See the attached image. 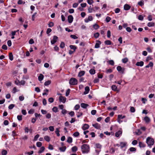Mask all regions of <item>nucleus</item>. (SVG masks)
<instances>
[{"mask_svg": "<svg viewBox=\"0 0 155 155\" xmlns=\"http://www.w3.org/2000/svg\"><path fill=\"white\" fill-rule=\"evenodd\" d=\"M99 35V34L97 32L94 34V36L95 38H98Z\"/></svg>", "mask_w": 155, "mask_h": 155, "instance_id": "54", "label": "nucleus"}, {"mask_svg": "<svg viewBox=\"0 0 155 155\" xmlns=\"http://www.w3.org/2000/svg\"><path fill=\"white\" fill-rule=\"evenodd\" d=\"M37 146L38 147H40L42 145V143L41 142H37L36 144Z\"/></svg>", "mask_w": 155, "mask_h": 155, "instance_id": "46", "label": "nucleus"}, {"mask_svg": "<svg viewBox=\"0 0 155 155\" xmlns=\"http://www.w3.org/2000/svg\"><path fill=\"white\" fill-rule=\"evenodd\" d=\"M7 44L9 47H10L12 45V42L11 40H8L7 41Z\"/></svg>", "mask_w": 155, "mask_h": 155, "instance_id": "64", "label": "nucleus"}, {"mask_svg": "<svg viewBox=\"0 0 155 155\" xmlns=\"http://www.w3.org/2000/svg\"><path fill=\"white\" fill-rule=\"evenodd\" d=\"M138 19L140 20H143V17L142 15H139L138 17Z\"/></svg>", "mask_w": 155, "mask_h": 155, "instance_id": "56", "label": "nucleus"}, {"mask_svg": "<svg viewBox=\"0 0 155 155\" xmlns=\"http://www.w3.org/2000/svg\"><path fill=\"white\" fill-rule=\"evenodd\" d=\"M15 106V105L14 104H11L9 105L8 107V108L9 109H12Z\"/></svg>", "mask_w": 155, "mask_h": 155, "instance_id": "45", "label": "nucleus"}, {"mask_svg": "<svg viewBox=\"0 0 155 155\" xmlns=\"http://www.w3.org/2000/svg\"><path fill=\"white\" fill-rule=\"evenodd\" d=\"M51 81L48 80L47 81H46L44 83V85L45 86H48L51 83Z\"/></svg>", "mask_w": 155, "mask_h": 155, "instance_id": "30", "label": "nucleus"}, {"mask_svg": "<svg viewBox=\"0 0 155 155\" xmlns=\"http://www.w3.org/2000/svg\"><path fill=\"white\" fill-rule=\"evenodd\" d=\"M87 2L88 4L91 5L94 2L93 0H87Z\"/></svg>", "mask_w": 155, "mask_h": 155, "instance_id": "58", "label": "nucleus"}, {"mask_svg": "<svg viewBox=\"0 0 155 155\" xmlns=\"http://www.w3.org/2000/svg\"><path fill=\"white\" fill-rule=\"evenodd\" d=\"M7 151L5 150H3L2 152V155H6L7 154Z\"/></svg>", "mask_w": 155, "mask_h": 155, "instance_id": "39", "label": "nucleus"}, {"mask_svg": "<svg viewBox=\"0 0 155 155\" xmlns=\"http://www.w3.org/2000/svg\"><path fill=\"white\" fill-rule=\"evenodd\" d=\"M66 149V147L65 146H63L62 147H60L59 148V150L61 152H64L65 151Z\"/></svg>", "mask_w": 155, "mask_h": 155, "instance_id": "9", "label": "nucleus"}, {"mask_svg": "<svg viewBox=\"0 0 155 155\" xmlns=\"http://www.w3.org/2000/svg\"><path fill=\"white\" fill-rule=\"evenodd\" d=\"M85 91L84 92V94H87L89 92L90 90L89 87L88 86H86L85 88Z\"/></svg>", "mask_w": 155, "mask_h": 155, "instance_id": "8", "label": "nucleus"}, {"mask_svg": "<svg viewBox=\"0 0 155 155\" xmlns=\"http://www.w3.org/2000/svg\"><path fill=\"white\" fill-rule=\"evenodd\" d=\"M138 4L140 6H143L144 5V1L143 0H141L138 3Z\"/></svg>", "mask_w": 155, "mask_h": 155, "instance_id": "27", "label": "nucleus"}, {"mask_svg": "<svg viewBox=\"0 0 155 155\" xmlns=\"http://www.w3.org/2000/svg\"><path fill=\"white\" fill-rule=\"evenodd\" d=\"M55 132L58 136V137L60 136V134L59 133V130L58 128H57L56 129V131H55Z\"/></svg>", "mask_w": 155, "mask_h": 155, "instance_id": "36", "label": "nucleus"}, {"mask_svg": "<svg viewBox=\"0 0 155 155\" xmlns=\"http://www.w3.org/2000/svg\"><path fill=\"white\" fill-rule=\"evenodd\" d=\"M105 43L106 45H110L111 44V42L109 40H107L105 41Z\"/></svg>", "mask_w": 155, "mask_h": 155, "instance_id": "40", "label": "nucleus"}, {"mask_svg": "<svg viewBox=\"0 0 155 155\" xmlns=\"http://www.w3.org/2000/svg\"><path fill=\"white\" fill-rule=\"evenodd\" d=\"M144 63L143 61L140 62H137L136 64V65L137 66H142L143 65Z\"/></svg>", "mask_w": 155, "mask_h": 155, "instance_id": "10", "label": "nucleus"}, {"mask_svg": "<svg viewBox=\"0 0 155 155\" xmlns=\"http://www.w3.org/2000/svg\"><path fill=\"white\" fill-rule=\"evenodd\" d=\"M117 70L119 71H121L122 73L123 72V71H122V68L120 66H118L117 67Z\"/></svg>", "mask_w": 155, "mask_h": 155, "instance_id": "34", "label": "nucleus"}, {"mask_svg": "<svg viewBox=\"0 0 155 155\" xmlns=\"http://www.w3.org/2000/svg\"><path fill=\"white\" fill-rule=\"evenodd\" d=\"M109 64L111 65H114V62L113 60H110L109 61Z\"/></svg>", "mask_w": 155, "mask_h": 155, "instance_id": "57", "label": "nucleus"}, {"mask_svg": "<svg viewBox=\"0 0 155 155\" xmlns=\"http://www.w3.org/2000/svg\"><path fill=\"white\" fill-rule=\"evenodd\" d=\"M99 25L96 24H95L93 26V27L95 29H97L98 28H99Z\"/></svg>", "mask_w": 155, "mask_h": 155, "instance_id": "37", "label": "nucleus"}, {"mask_svg": "<svg viewBox=\"0 0 155 155\" xmlns=\"http://www.w3.org/2000/svg\"><path fill=\"white\" fill-rule=\"evenodd\" d=\"M110 117H107L105 119V121L106 123H108L110 120Z\"/></svg>", "mask_w": 155, "mask_h": 155, "instance_id": "63", "label": "nucleus"}, {"mask_svg": "<svg viewBox=\"0 0 155 155\" xmlns=\"http://www.w3.org/2000/svg\"><path fill=\"white\" fill-rule=\"evenodd\" d=\"M111 18L109 16H107L106 18V21L107 22H108L110 21Z\"/></svg>", "mask_w": 155, "mask_h": 155, "instance_id": "47", "label": "nucleus"}, {"mask_svg": "<svg viewBox=\"0 0 155 155\" xmlns=\"http://www.w3.org/2000/svg\"><path fill=\"white\" fill-rule=\"evenodd\" d=\"M129 150L130 151L133 152L135 151L136 149L135 148L131 147L130 148Z\"/></svg>", "mask_w": 155, "mask_h": 155, "instance_id": "44", "label": "nucleus"}, {"mask_svg": "<svg viewBox=\"0 0 155 155\" xmlns=\"http://www.w3.org/2000/svg\"><path fill=\"white\" fill-rule=\"evenodd\" d=\"M58 37L56 36H54L53 39L51 41V44L52 45L54 44L57 41V40L58 39Z\"/></svg>", "mask_w": 155, "mask_h": 155, "instance_id": "5", "label": "nucleus"}, {"mask_svg": "<svg viewBox=\"0 0 155 155\" xmlns=\"http://www.w3.org/2000/svg\"><path fill=\"white\" fill-rule=\"evenodd\" d=\"M122 134V131L121 130H119L115 133V135L116 137H118L121 134Z\"/></svg>", "mask_w": 155, "mask_h": 155, "instance_id": "16", "label": "nucleus"}, {"mask_svg": "<svg viewBox=\"0 0 155 155\" xmlns=\"http://www.w3.org/2000/svg\"><path fill=\"white\" fill-rule=\"evenodd\" d=\"M54 99L52 97H50L48 99V101L50 103H52L53 102Z\"/></svg>", "mask_w": 155, "mask_h": 155, "instance_id": "52", "label": "nucleus"}, {"mask_svg": "<svg viewBox=\"0 0 155 155\" xmlns=\"http://www.w3.org/2000/svg\"><path fill=\"white\" fill-rule=\"evenodd\" d=\"M70 90L69 89H68L67 90L66 93V96H68L69 95L70 92Z\"/></svg>", "mask_w": 155, "mask_h": 155, "instance_id": "60", "label": "nucleus"}, {"mask_svg": "<svg viewBox=\"0 0 155 155\" xmlns=\"http://www.w3.org/2000/svg\"><path fill=\"white\" fill-rule=\"evenodd\" d=\"M44 77V75L42 74H40L38 77V80L40 81H41L43 79Z\"/></svg>", "mask_w": 155, "mask_h": 155, "instance_id": "19", "label": "nucleus"}, {"mask_svg": "<svg viewBox=\"0 0 155 155\" xmlns=\"http://www.w3.org/2000/svg\"><path fill=\"white\" fill-rule=\"evenodd\" d=\"M81 107L85 109L88 107L89 105L86 104L82 103L81 104Z\"/></svg>", "mask_w": 155, "mask_h": 155, "instance_id": "12", "label": "nucleus"}, {"mask_svg": "<svg viewBox=\"0 0 155 155\" xmlns=\"http://www.w3.org/2000/svg\"><path fill=\"white\" fill-rule=\"evenodd\" d=\"M144 120L147 123H148L150 121V118L147 116H146L144 117Z\"/></svg>", "mask_w": 155, "mask_h": 155, "instance_id": "17", "label": "nucleus"}, {"mask_svg": "<svg viewBox=\"0 0 155 155\" xmlns=\"http://www.w3.org/2000/svg\"><path fill=\"white\" fill-rule=\"evenodd\" d=\"M44 139L47 142H49L50 140V137L48 136H45L44 137Z\"/></svg>", "mask_w": 155, "mask_h": 155, "instance_id": "32", "label": "nucleus"}, {"mask_svg": "<svg viewBox=\"0 0 155 155\" xmlns=\"http://www.w3.org/2000/svg\"><path fill=\"white\" fill-rule=\"evenodd\" d=\"M135 134L137 135H140L142 134V132L140 130L138 129L137 130V132H135Z\"/></svg>", "mask_w": 155, "mask_h": 155, "instance_id": "35", "label": "nucleus"}, {"mask_svg": "<svg viewBox=\"0 0 155 155\" xmlns=\"http://www.w3.org/2000/svg\"><path fill=\"white\" fill-rule=\"evenodd\" d=\"M89 127L88 125L87 124H85L84 126L82 127V129L84 130H85L86 129H88Z\"/></svg>", "mask_w": 155, "mask_h": 155, "instance_id": "14", "label": "nucleus"}, {"mask_svg": "<svg viewBox=\"0 0 155 155\" xmlns=\"http://www.w3.org/2000/svg\"><path fill=\"white\" fill-rule=\"evenodd\" d=\"M68 20L69 23H71L73 21V18L71 15H70L68 16Z\"/></svg>", "mask_w": 155, "mask_h": 155, "instance_id": "6", "label": "nucleus"}, {"mask_svg": "<svg viewBox=\"0 0 155 155\" xmlns=\"http://www.w3.org/2000/svg\"><path fill=\"white\" fill-rule=\"evenodd\" d=\"M146 143L148 146L151 147L154 144V140L149 137H148L146 140Z\"/></svg>", "mask_w": 155, "mask_h": 155, "instance_id": "2", "label": "nucleus"}, {"mask_svg": "<svg viewBox=\"0 0 155 155\" xmlns=\"http://www.w3.org/2000/svg\"><path fill=\"white\" fill-rule=\"evenodd\" d=\"M101 42L99 40L96 41V43L95 46V48H98L100 47V45L101 44Z\"/></svg>", "mask_w": 155, "mask_h": 155, "instance_id": "7", "label": "nucleus"}, {"mask_svg": "<svg viewBox=\"0 0 155 155\" xmlns=\"http://www.w3.org/2000/svg\"><path fill=\"white\" fill-rule=\"evenodd\" d=\"M39 137V134H37L34 137V140L36 141L38 139Z\"/></svg>", "mask_w": 155, "mask_h": 155, "instance_id": "53", "label": "nucleus"}, {"mask_svg": "<svg viewBox=\"0 0 155 155\" xmlns=\"http://www.w3.org/2000/svg\"><path fill=\"white\" fill-rule=\"evenodd\" d=\"M127 144V143L126 142H121L120 143V146L121 148L125 147Z\"/></svg>", "mask_w": 155, "mask_h": 155, "instance_id": "20", "label": "nucleus"}, {"mask_svg": "<svg viewBox=\"0 0 155 155\" xmlns=\"http://www.w3.org/2000/svg\"><path fill=\"white\" fill-rule=\"evenodd\" d=\"M92 126L96 128L97 129H100L101 128L100 126L98 123H96L94 124H93Z\"/></svg>", "mask_w": 155, "mask_h": 155, "instance_id": "13", "label": "nucleus"}, {"mask_svg": "<svg viewBox=\"0 0 155 155\" xmlns=\"http://www.w3.org/2000/svg\"><path fill=\"white\" fill-rule=\"evenodd\" d=\"M69 84L70 85H75L78 84V81L75 78H72L69 80Z\"/></svg>", "mask_w": 155, "mask_h": 155, "instance_id": "3", "label": "nucleus"}, {"mask_svg": "<svg viewBox=\"0 0 155 155\" xmlns=\"http://www.w3.org/2000/svg\"><path fill=\"white\" fill-rule=\"evenodd\" d=\"M9 59L11 61H12L13 60V57L12 53L11 52L9 53Z\"/></svg>", "mask_w": 155, "mask_h": 155, "instance_id": "22", "label": "nucleus"}, {"mask_svg": "<svg viewBox=\"0 0 155 155\" xmlns=\"http://www.w3.org/2000/svg\"><path fill=\"white\" fill-rule=\"evenodd\" d=\"M139 145L140 147H145V144L141 142H139Z\"/></svg>", "mask_w": 155, "mask_h": 155, "instance_id": "15", "label": "nucleus"}, {"mask_svg": "<svg viewBox=\"0 0 155 155\" xmlns=\"http://www.w3.org/2000/svg\"><path fill=\"white\" fill-rule=\"evenodd\" d=\"M153 66V63L152 62H150L149 64L146 66L145 67L146 68H148L149 67H152Z\"/></svg>", "mask_w": 155, "mask_h": 155, "instance_id": "25", "label": "nucleus"}, {"mask_svg": "<svg viewBox=\"0 0 155 155\" xmlns=\"http://www.w3.org/2000/svg\"><path fill=\"white\" fill-rule=\"evenodd\" d=\"M71 49L74 50V51H75L76 49H77V47L74 45H70L69 46Z\"/></svg>", "mask_w": 155, "mask_h": 155, "instance_id": "23", "label": "nucleus"}, {"mask_svg": "<svg viewBox=\"0 0 155 155\" xmlns=\"http://www.w3.org/2000/svg\"><path fill=\"white\" fill-rule=\"evenodd\" d=\"M125 117V116L124 115L122 116V114H119L118 115V119H121L124 118Z\"/></svg>", "mask_w": 155, "mask_h": 155, "instance_id": "21", "label": "nucleus"}, {"mask_svg": "<svg viewBox=\"0 0 155 155\" xmlns=\"http://www.w3.org/2000/svg\"><path fill=\"white\" fill-rule=\"evenodd\" d=\"M154 25V23L153 22H149L147 24V26L149 27L153 26Z\"/></svg>", "mask_w": 155, "mask_h": 155, "instance_id": "31", "label": "nucleus"}, {"mask_svg": "<svg viewBox=\"0 0 155 155\" xmlns=\"http://www.w3.org/2000/svg\"><path fill=\"white\" fill-rule=\"evenodd\" d=\"M96 146L97 148L99 149H101V145L99 143H96Z\"/></svg>", "mask_w": 155, "mask_h": 155, "instance_id": "49", "label": "nucleus"}, {"mask_svg": "<svg viewBox=\"0 0 155 155\" xmlns=\"http://www.w3.org/2000/svg\"><path fill=\"white\" fill-rule=\"evenodd\" d=\"M81 149L83 153H87L90 150V147L87 144H84L81 147Z\"/></svg>", "mask_w": 155, "mask_h": 155, "instance_id": "1", "label": "nucleus"}, {"mask_svg": "<svg viewBox=\"0 0 155 155\" xmlns=\"http://www.w3.org/2000/svg\"><path fill=\"white\" fill-rule=\"evenodd\" d=\"M89 72L91 74H93L95 73V71L93 69H91L89 71Z\"/></svg>", "mask_w": 155, "mask_h": 155, "instance_id": "28", "label": "nucleus"}, {"mask_svg": "<svg viewBox=\"0 0 155 155\" xmlns=\"http://www.w3.org/2000/svg\"><path fill=\"white\" fill-rule=\"evenodd\" d=\"M59 101L61 102L64 103L66 102V98L65 97L61 96L59 97Z\"/></svg>", "mask_w": 155, "mask_h": 155, "instance_id": "4", "label": "nucleus"}, {"mask_svg": "<svg viewBox=\"0 0 155 155\" xmlns=\"http://www.w3.org/2000/svg\"><path fill=\"white\" fill-rule=\"evenodd\" d=\"M67 111L65 109H62L61 111V113L62 114L65 115L67 113Z\"/></svg>", "mask_w": 155, "mask_h": 155, "instance_id": "50", "label": "nucleus"}, {"mask_svg": "<svg viewBox=\"0 0 155 155\" xmlns=\"http://www.w3.org/2000/svg\"><path fill=\"white\" fill-rule=\"evenodd\" d=\"M45 148L44 147H41L40 148L39 150L38 151V153H41L44 150Z\"/></svg>", "mask_w": 155, "mask_h": 155, "instance_id": "24", "label": "nucleus"}, {"mask_svg": "<svg viewBox=\"0 0 155 155\" xmlns=\"http://www.w3.org/2000/svg\"><path fill=\"white\" fill-rule=\"evenodd\" d=\"M110 30H108L107 32V36L108 38H110Z\"/></svg>", "mask_w": 155, "mask_h": 155, "instance_id": "59", "label": "nucleus"}, {"mask_svg": "<svg viewBox=\"0 0 155 155\" xmlns=\"http://www.w3.org/2000/svg\"><path fill=\"white\" fill-rule=\"evenodd\" d=\"M51 114L49 113H48L46 115V117L47 118L49 119L51 118Z\"/></svg>", "mask_w": 155, "mask_h": 155, "instance_id": "61", "label": "nucleus"}, {"mask_svg": "<svg viewBox=\"0 0 155 155\" xmlns=\"http://www.w3.org/2000/svg\"><path fill=\"white\" fill-rule=\"evenodd\" d=\"M65 44L64 42H61L60 45V47L61 48H63L64 47Z\"/></svg>", "mask_w": 155, "mask_h": 155, "instance_id": "41", "label": "nucleus"}, {"mask_svg": "<svg viewBox=\"0 0 155 155\" xmlns=\"http://www.w3.org/2000/svg\"><path fill=\"white\" fill-rule=\"evenodd\" d=\"M58 108L56 107H54L52 108V110L54 112H58Z\"/></svg>", "mask_w": 155, "mask_h": 155, "instance_id": "48", "label": "nucleus"}, {"mask_svg": "<svg viewBox=\"0 0 155 155\" xmlns=\"http://www.w3.org/2000/svg\"><path fill=\"white\" fill-rule=\"evenodd\" d=\"M130 8V6L128 4H125L124 6V9L125 10H128Z\"/></svg>", "mask_w": 155, "mask_h": 155, "instance_id": "11", "label": "nucleus"}, {"mask_svg": "<svg viewBox=\"0 0 155 155\" xmlns=\"http://www.w3.org/2000/svg\"><path fill=\"white\" fill-rule=\"evenodd\" d=\"M112 89L114 91H116L117 89V87L115 85H113L111 87Z\"/></svg>", "mask_w": 155, "mask_h": 155, "instance_id": "29", "label": "nucleus"}, {"mask_svg": "<svg viewBox=\"0 0 155 155\" xmlns=\"http://www.w3.org/2000/svg\"><path fill=\"white\" fill-rule=\"evenodd\" d=\"M70 37L74 39H76L78 38V37L74 35H71L70 36Z\"/></svg>", "mask_w": 155, "mask_h": 155, "instance_id": "62", "label": "nucleus"}, {"mask_svg": "<svg viewBox=\"0 0 155 155\" xmlns=\"http://www.w3.org/2000/svg\"><path fill=\"white\" fill-rule=\"evenodd\" d=\"M128 61V59L127 58H125L122 60V62L124 63H126Z\"/></svg>", "mask_w": 155, "mask_h": 155, "instance_id": "38", "label": "nucleus"}, {"mask_svg": "<svg viewBox=\"0 0 155 155\" xmlns=\"http://www.w3.org/2000/svg\"><path fill=\"white\" fill-rule=\"evenodd\" d=\"M79 133L78 132H76L74 133L73 134V135L75 137H77L79 136Z\"/></svg>", "mask_w": 155, "mask_h": 155, "instance_id": "42", "label": "nucleus"}, {"mask_svg": "<svg viewBox=\"0 0 155 155\" xmlns=\"http://www.w3.org/2000/svg\"><path fill=\"white\" fill-rule=\"evenodd\" d=\"M93 9L91 7V6H90L88 9V11L89 13H91L92 12Z\"/></svg>", "mask_w": 155, "mask_h": 155, "instance_id": "51", "label": "nucleus"}, {"mask_svg": "<svg viewBox=\"0 0 155 155\" xmlns=\"http://www.w3.org/2000/svg\"><path fill=\"white\" fill-rule=\"evenodd\" d=\"M80 105L79 104H77L74 107V109L75 110H78L80 108Z\"/></svg>", "mask_w": 155, "mask_h": 155, "instance_id": "55", "label": "nucleus"}, {"mask_svg": "<svg viewBox=\"0 0 155 155\" xmlns=\"http://www.w3.org/2000/svg\"><path fill=\"white\" fill-rule=\"evenodd\" d=\"M85 74V71H80L78 75V77H81L84 75Z\"/></svg>", "mask_w": 155, "mask_h": 155, "instance_id": "18", "label": "nucleus"}, {"mask_svg": "<svg viewBox=\"0 0 155 155\" xmlns=\"http://www.w3.org/2000/svg\"><path fill=\"white\" fill-rule=\"evenodd\" d=\"M67 142L69 143H71L72 142V139L71 137H68V138Z\"/></svg>", "mask_w": 155, "mask_h": 155, "instance_id": "26", "label": "nucleus"}, {"mask_svg": "<svg viewBox=\"0 0 155 155\" xmlns=\"http://www.w3.org/2000/svg\"><path fill=\"white\" fill-rule=\"evenodd\" d=\"M130 111L131 112L134 113L135 111V109L133 107H131L130 108Z\"/></svg>", "mask_w": 155, "mask_h": 155, "instance_id": "43", "label": "nucleus"}, {"mask_svg": "<svg viewBox=\"0 0 155 155\" xmlns=\"http://www.w3.org/2000/svg\"><path fill=\"white\" fill-rule=\"evenodd\" d=\"M77 147L76 146L73 147L71 148L73 152H75L77 150Z\"/></svg>", "mask_w": 155, "mask_h": 155, "instance_id": "33", "label": "nucleus"}]
</instances>
